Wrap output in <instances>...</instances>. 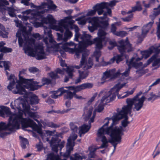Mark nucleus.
Listing matches in <instances>:
<instances>
[{
  "label": "nucleus",
  "mask_w": 160,
  "mask_h": 160,
  "mask_svg": "<svg viewBox=\"0 0 160 160\" xmlns=\"http://www.w3.org/2000/svg\"><path fill=\"white\" fill-rule=\"evenodd\" d=\"M69 157L70 160H82L83 159L82 157L78 153H75L73 157L70 156Z\"/></svg>",
  "instance_id": "79ce46f5"
},
{
  "label": "nucleus",
  "mask_w": 160,
  "mask_h": 160,
  "mask_svg": "<svg viewBox=\"0 0 160 160\" xmlns=\"http://www.w3.org/2000/svg\"><path fill=\"white\" fill-rule=\"evenodd\" d=\"M86 54L83 53L82 54V58L80 61V63L79 65L75 66V68L77 69L80 68L84 66L83 68L84 69L88 70L90 69L93 65V62L90 58L87 62L86 59Z\"/></svg>",
  "instance_id": "0eeeda50"
},
{
  "label": "nucleus",
  "mask_w": 160,
  "mask_h": 160,
  "mask_svg": "<svg viewBox=\"0 0 160 160\" xmlns=\"http://www.w3.org/2000/svg\"><path fill=\"white\" fill-rule=\"evenodd\" d=\"M91 36L88 34L84 33L80 37L81 41L87 47L93 44V41L91 40Z\"/></svg>",
  "instance_id": "f8f14e48"
},
{
  "label": "nucleus",
  "mask_w": 160,
  "mask_h": 160,
  "mask_svg": "<svg viewBox=\"0 0 160 160\" xmlns=\"http://www.w3.org/2000/svg\"><path fill=\"white\" fill-rule=\"evenodd\" d=\"M96 5V12H98V13L99 15L102 14L104 12L103 9L107 8V3L104 2L100 3H97Z\"/></svg>",
  "instance_id": "412c9836"
},
{
  "label": "nucleus",
  "mask_w": 160,
  "mask_h": 160,
  "mask_svg": "<svg viewBox=\"0 0 160 160\" xmlns=\"http://www.w3.org/2000/svg\"><path fill=\"white\" fill-rule=\"evenodd\" d=\"M50 160H59L60 158L58 155H56L53 153H51L48 156Z\"/></svg>",
  "instance_id": "c03bdc74"
},
{
  "label": "nucleus",
  "mask_w": 160,
  "mask_h": 160,
  "mask_svg": "<svg viewBox=\"0 0 160 160\" xmlns=\"http://www.w3.org/2000/svg\"><path fill=\"white\" fill-rule=\"evenodd\" d=\"M21 138V145L22 148L23 149H25L27 148L26 145L28 144L29 142L28 139L23 137H20Z\"/></svg>",
  "instance_id": "72a5a7b5"
},
{
  "label": "nucleus",
  "mask_w": 160,
  "mask_h": 160,
  "mask_svg": "<svg viewBox=\"0 0 160 160\" xmlns=\"http://www.w3.org/2000/svg\"><path fill=\"white\" fill-rule=\"evenodd\" d=\"M105 30L102 28H100L98 30V37L101 38H103L105 40L107 32L105 31Z\"/></svg>",
  "instance_id": "c756f323"
},
{
  "label": "nucleus",
  "mask_w": 160,
  "mask_h": 160,
  "mask_svg": "<svg viewBox=\"0 0 160 160\" xmlns=\"http://www.w3.org/2000/svg\"><path fill=\"white\" fill-rule=\"evenodd\" d=\"M104 134H102L101 136L99 137L97 134L98 137L101 138V141L102 144L99 147V148H107L108 146V142H113L112 139L111 138L109 140H108Z\"/></svg>",
  "instance_id": "4468645a"
},
{
  "label": "nucleus",
  "mask_w": 160,
  "mask_h": 160,
  "mask_svg": "<svg viewBox=\"0 0 160 160\" xmlns=\"http://www.w3.org/2000/svg\"><path fill=\"white\" fill-rule=\"evenodd\" d=\"M106 121H107V122L105 123L98 131V135L99 137L101 136L102 134H107L108 135V132L110 133H111L112 131L114 130L118 131V130L120 131L122 130V128L120 129L116 127H114L113 123H112L109 127L106 128H105L104 127L108 126L109 123V120L108 119L105 118L104 122H105Z\"/></svg>",
  "instance_id": "20e7f679"
},
{
  "label": "nucleus",
  "mask_w": 160,
  "mask_h": 160,
  "mask_svg": "<svg viewBox=\"0 0 160 160\" xmlns=\"http://www.w3.org/2000/svg\"><path fill=\"white\" fill-rule=\"evenodd\" d=\"M83 90L87 88H91L93 86V84L89 82L81 84Z\"/></svg>",
  "instance_id": "3c124183"
},
{
  "label": "nucleus",
  "mask_w": 160,
  "mask_h": 160,
  "mask_svg": "<svg viewBox=\"0 0 160 160\" xmlns=\"http://www.w3.org/2000/svg\"><path fill=\"white\" fill-rule=\"evenodd\" d=\"M157 49V48H155L153 46H152L148 50L141 51V53L142 58H147L153 52L154 50H156Z\"/></svg>",
  "instance_id": "4be33fe9"
},
{
  "label": "nucleus",
  "mask_w": 160,
  "mask_h": 160,
  "mask_svg": "<svg viewBox=\"0 0 160 160\" xmlns=\"http://www.w3.org/2000/svg\"><path fill=\"white\" fill-rule=\"evenodd\" d=\"M23 49L25 53H28V55L30 56L35 57V50L33 48L29 45L25 46Z\"/></svg>",
  "instance_id": "393cba45"
},
{
  "label": "nucleus",
  "mask_w": 160,
  "mask_h": 160,
  "mask_svg": "<svg viewBox=\"0 0 160 160\" xmlns=\"http://www.w3.org/2000/svg\"><path fill=\"white\" fill-rule=\"evenodd\" d=\"M142 93V92L140 91L133 98H127L126 100L127 105L132 108V106L134 105V103L137 102V99L138 97H139Z\"/></svg>",
  "instance_id": "aec40b11"
},
{
  "label": "nucleus",
  "mask_w": 160,
  "mask_h": 160,
  "mask_svg": "<svg viewBox=\"0 0 160 160\" xmlns=\"http://www.w3.org/2000/svg\"><path fill=\"white\" fill-rule=\"evenodd\" d=\"M115 69L109 70L108 71H107L103 73L102 77L101 78V80L105 81V80L111 77H112V73L115 72Z\"/></svg>",
  "instance_id": "a878e982"
},
{
  "label": "nucleus",
  "mask_w": 160,
  "mask_h": 160,
  "mask_svg": "<svg viewBox=\"0 0 160 160\" xmlns=\"http://www.w3.org/2000/svg\"><path fill=\"white\" fill-rule=\"evenodd\" d=\"M153 23L154 21L153 20H152L143 26L142 30L141 35L143 37H145L149 31L151 29Z\"/></svg>",
  "instance_id": "a211bd4d"
},
{
  "label": "nucleus",
  "mask_w": 160,
  "mask_h": 160,
  "mask_svg": "<svg viewBox=\"0 0 160 160\" xmlns=\"http://www.w3.org/2000/svg\"><path fill=\"white\" fill-rule=\"evenodd\" d=\"M146 98L144 96H142L140 98L139 97H138L137 99V102L134 103V109L137 111H139L143 107V103Z\"/></svg>",
  "instance_id": "2eb2a0df"
},
{
  "label": "nucleus",
  "mask_w": 160,
  "mask_h": 160,
  "mask_svg": "<svg viewBox=\"0 0 160 160\" xmlns=\"http://www.w3.org/2000/svg\"><path fill=\"white\" fill-rule=\"evenodd\" d=\"M150 97L147 98L148 101H152L151 102H153L155 100L158 99L159 98H160V96L156 95L154 94L153 92H152L150 94Z\"/></svg>",
  "instance_id": "a19ab883"
},
{
  "label": "nucleus",
  "mask_w": 160,
  "mask_h": 160,
  "mask_svg": "<svg viewBox=\"0 0 160 160\" xmlns=\"http://www.w3.org/2000/svg\"><path fill=\"white\" fill-rule=\"evenodd\" d=\"M7 10L8 12V14L11 17H16V15L15 13V10L13 8L8 7L7 8Z\"/></svg>",
  "instance_id": "4c0bfd02"
},
{
  "label": "nucleus",
  "mask_w": 160,
  "mask_h": 160,
  "mask_svg": "<svg viewBox=\"0 0 160 160\" xmlns=\"http://www.w3.org/2000/svg\"><path fill=\"white\" fill-rule=\"evenodd\" d=\"M105 40L103 39V38H101L97 37L94 38L93 40V44L95 45V48L96 49L101 50L103 48V45L102 42L105 41Z\"/></svg>",
  "instance_id": "6ab92c4d"
},
{
  "label": "nucleus",
  "mask_w": 160,
  "mask_h": 160,
  "mask_svg": "<svg viewBox=\"0 0 160 160\" xmlns=\"http://www.w3.org/2000/svg\"><path fill=\"white\" fill-rule=\"evenodd\" d=\"M15 128L18 129L19 128L20 124L21 123L23 128L29 127L31 128L35 131L39 133H41L42 129L33 120L27 118H24L22 115L19 114L16 115L13 118Z\"/></svg>",
  "instance_id": "f03ea898"
},
{
  "label": "nucleus",
  "mask_w": 160,
  "mask_h": 160,
  "mask_svg": "<svg viewBox=\"0 0 160 160\" xmlns=\"http://www.w3.org/2000/svg\"><path fill=\"white\" fill-rule=\"evenodd\" d=\"M137 5L132 8V10L128 12V13L134 12L136 11H140L142 10V8L139 1L136 2Z\"/></svg>",
  "instance_id": "cd10ccee"
},
{
  "label": "nucleus",
  "mask_w": 160,
  "mask_h": 160,
  "mask_svg": "<svg viewBox=\"0 0 160 160\" xmlns=\"http://www.w3.org/2000/svg\"><path fill=\"white\" fill-rule=\"evenodd\" d=\"M73 69L72 68L68 67L67 68L66 72H67L68 76L70 78H72L73 76Z\"/></svg>",
  "instance_id": "864d4df0"
},
{
  "label": "nucleus",
  "mask_w": 160,
  "mask_h": 160,
  "mask_svg": "<svg viewBox=\"0 0 160 160\" xmlns=\"http://www.w3.org/2000/svg\"><path fill=\"white\" fill-rule=\"evenodd\" d=\"M61 43V45H60V46L59 47V48L60 47H61L62 49L66 52H67L68 51V42H65L64 43Z\"/></svg>",
  "instance_id": "4d7b16f0"
},
{
  "label": "nucleus",
  "mask_w": 160,
  "mask_h": 160,
  "mask_svg": "<svg viewBox=\"0 0 160 160\" xmlns=\"http://www.w3.org/2000/svg\"><path fill=\"white\" fill-rule=\"evenodd\" d=\"M47 125L48 127L54 128H59L60 127L59 125L54 123L52 122H48L47 123Z\"/></svg>",
  "instance_id": "680f3d73"
},
{
  "label": "nucleus",
  "mask_w": 160,
  "mask_h": 160,
  "mask_svg": "<svg viewBox=\"0 0 160 160\" xmlns=\"http://www.w3.org/2000/svg\"><path fill=\"white\" fill-rule=\"evenodd\" d=\"M70 126L71 129L73 132H75L77 131L78 127L73 123L71 122L70 123Z\"/></svg>",
  "instance_id": "0e129e2a"
},
{
  "label": "nucleus",
  "mask_w": 160,
  "mask_h": 160,
  "mask_svg": "<svg viewBox=\"0 0 160 160\" xmlns=\"http://www.w3.org/2000/svg\"><path fill=\"white\" fill-rule=\"evenodd\" d=\"M119 43L120 45L118 46L119 51H123L128 53L133 50L132 44L130 43L127 38L125 41L123 40H121L119 42Z\"/></svg>",
  "instance_id": "423d86ee"
},
{
  "label": "nucleus",
  "mask_w": 160,
  "mask_h": 160,
  "mask_svg": "<svg viewBox=\"0 0 160 160\" xmlns=\"http://www.w3.org/2000/svg\"><path fill=\"white\" fill-rule=\"evenodd\" d=\"M120 53V54H117L111 59V62L113 63L115 61L117 63H119L120 62L123 61V57L124 56L126 58H127V55L126 54V52H121L119 51Z\"/></svg>",
  "instance_id": "ddd939ff"
},
{
  "label": "nucleus",
  "mask_w": 160,
  "mask_h": 160,
  "mask_svg": "<svg viewBox=\"0 0 160 160\" xmlns=\"http://www.w3.org/2000/svg\"><path fill=\"white\" fill-rule=\"evenodd\" d=\"M62 133L56 132V134L54 137H52L51 140L50 142V144L51 147H52V150L53 151L57 152L58 151V146L56 143L59 142L61 140L59 138H62Z\"/></svg>",
  "instance_id": "6e6552de"
},
{
  "label": "nucleus",
  "mask_w": 160,
  "mask_h": 160,
  "mask_svg": "<svg viewBox=\"0 0 160 160\" xmlns=\"http://www.w3.org/2000/svg\"><path fill=\"white\" fill-rule=\"evenodd\" d=\"M49 76L52 79H56L59 78V76L57 73H55L53 72H52L49 74Z\"/></svg>",
  "instance_id": "13d9d810"
},
{
  "label": "nucleus",
  "mask_w": 160,
  "mask_h": 160,
  "mask_svg": "<svg viewBox=\"0 0 160 160\" xmlns=\"http://www.w3.org/2000/svg\"><path fill=\"white\" fill-rule=\"evenodd\" d=\"M91 127V126L89 125H87L84 124L79 127V137H81L82 134H84L88 132L90 130Z\"/></svg>",
  "instance_id": "5701e85b"
},
{
  "label": "nucleus",
  "mask_w": 160,
  "mask_h": 160,
  "mask_svg": "<svg viewBox=\"0 0 160 160\" xmlns=\"http://www.w3.org/2000/svg\"><path fill=\"white\" fill-rule=\"evenodd\" d=\"M154 10L153 12V15L154 16H156L160 14V5L158 6L157 8H154Z\"/></svg>",
  "instance_id": "052dcab7"
},
{
  "label": "nucleus",
  "mask_w": 160,
  "mask_h": 160,
  "mask_svg": "<svg viewBox=\"0 0 160 160\" xmlns=\"http://www.w3.org/2000/svg\"><path fill=\"white\" fill-rule=\"evenodd\" d=\"M79 45L78 47V49L82 52L84 49L87 47L84 45L81 42H79Z\"/></svg>",
  "instance_id": "69168bd1"
},
{
  "label": "nucleus",
  "mask_w": 160,
  "mask_h": 160,
  "mask_svg": "<svg viewBox=\"0 0 160 160\" xmlns=\"http://www.w3.org/2000/svg\"><path fill=\"white\" fill-rule=\"evenodd\" d=\"M153 67H156L154 68V69H157L160 67V58H157V57L153 61L152 65Z\"/></svg>",
  "instance_id": "c9c22d12"
},
{
  "label": "nucleus",
  "mask_w": 160,
  "mask_h": 160,
  "mask_svg": "<svg viewBox=\"0 0 160 160\" xmlns=\"http://www.w3.org/2000/svg\"><path fill=\"white\" fill-rule=\"evenodd\" d=\"M8 32L5 30V28L2 29V31L0 30V36L2 38H8Z\"/></svg>",
  "instance_id": "8fccbe9b"
},
{
  "label": "nucleus",
  "mask_w": 160,
  "mask_h": 160,
  "mask_svg": "<svg viewBox=\"0 0 160 160\" xmlns=\"http://www.w3.org/2000/svg\"><path fill=\"white\" fill-rule=\"evenodd\" d=\"M78 72L79 76L83 79L86 78L88 76L89 74V72L88 71H81L79 70Z\"/></svg>",
  "instance_id": "58836bf2"
},
{
  "label": "nucleus",
  "mask_w": 160,
  "mask_h": 160,
  "mask_svg": "<svg viewBox=\"0 0 160 160\" xmlns=\"http://www.w3.org/2000/svg\"><path fill=\"white\" fill-rule=\"evenodd\" d=\"M157 55H152L146 62V64L149 65L152 62H153V61L156 58Z\"/></svg>",
  "instance_id": "338daca9"
},
{
  "label": "nucleus",
  "mask_w": 160,
  "mask_h": 160,
  "mask_svg": "<svg viewBox=\"0 0 160 160\" xmlns=\"http://www.w3.org/2000/svg\"><path fill=\"white\" fill-rule=\"evenodd\" d=\"M117 28L115 26V24H111V32L114 35H115L118 31H116Z\"/></svg>",
  "instance_id": "774afa93"
},
{
  "label": "nucleus",
  "mask_w": 160,
  "mask_h": 160,
  "mask_svg": "<svg viewBox=\"0 0 160 160\" xmlns=\"http://www.w3.org/2000/svg\"><path fill=\"white\" fill-rule=\"evenodd\" d=\"M39 101L38 97L35 95L32 96L30 98V102L31 104H38Z\"/></svg>",
  "instance_id": "e433bc0d"
},
{
  "label": "nucleus",
  "mask_w": 160,
  "mask_h": 160,
  "mask_svg": "<svg viewBox=\"0 0 160 160\" xmlns=\"http://www.w3.org/2000/svg\"><path fill=\"white\" fill-rule=\"evenodd\" d=\"M112 133L108 132V135L110 136L111 139H112L113 142H110L114 147L116 148L118 144L120 143L121 142L122 137L121 134H123L122 130L120 131L119 130L112 131Z\"/></svg>",
  "instance_id": "39448f33"
},
{
  "label": "nucleus",
  "mask_w": 160,
  "mask_h": 160,
  "mask_svg": "<svg viewBox=\"0 0 160 160\" xmlns=\"http://www.w3.org/2000/svg\"><path fill=\"white\" fill-rule=\"evenodd\" d=\"M96 4L92 8L93 10L89 11L87 13V15L88 16H92L95 15L96 12Z\"/></svg>",
  "instance_id": "09e8293b"
},
{
  "label": "nucleus",
  "mask_w": 160,
  "mask_h": 160,
  "mask_svg": "<svg viewBox=\"0 0 160 160\" xmlns=\"http://www.w3.org/2000/svg\"><path fill=\"white\" fill-rule=\"evenodd\" d=\"M74 145V142H72V139L70 138H69L66 145V151L63 155L64 157L68 158L70 156L71 151H73V149Z\"/></svg>",
  "instance_id": "9b49d317"
},
{
  "label": "nucleus",
  "mask_w": 160,
  "mask_h": 160,
  "mask_svg": "<svg viewBox=\"0 0 160 160\" xmlns=\"http://www.w3.org/2000/svg\"><path fill=\"white\" fill-rule=\"evenodd\" d=\"M37 82H35L29 79V81L25 86V87L31 91H33L37 90L40 87L39 85H38Z\"/></svg>",
  "instance_id": "f3484780"
},
{
  "label": "nucleus",
  "mask_w": 160,
  "mask_h": 160,
  "mask_svg": "<svg viewBox=\"0 0 160 160\" xmlns=\"http://www.w3.org/2000/svg\"><path fill=\"white\" fill-rule=\"evenodd\" d=\"M99 22L100 28L104 29V30L107 29L109 25L108 20H102L100 21Z\"/></svg>",
  "instance_id": "473e14b6"
},
{
  "label": "nucleus",
  "mask_w": 160,
  "mask_h": 160,
  "mask_svg": "<svg viewBox=\"0 0 160 160\" xmlns=\"http://www.w3.org/2000/svg\"><path fill=\"white\" fill-rule=\"evenodd\" d=\"M47 18L48 23L50 25L56 23V21L52 15L49 14L48 15Z\"/></svg>",
  "instance_id": "37998d69"
},
{
  "label": "nucleus",
  "mask_w": 160,
  "mask_h": 160,
  "mask_svg": "<svg viewBox=\"0 0 160 160\" xmlns=\"http://www.w3.org/2000/svg\"><path fill=\"white\" fill-rule=\"evenodd\" d=\"M125 84L124 83L115 85L102 97L101 100V103H103L105 101L106 103H109L114 100L116 98V95L118 94L119 90L125 86Z\"/></svg>",
  "instance_id": "7ed1b4c3"
},
{
  "label": "nucleus",
  "mask_w": 160,
  "mask_h": 160,
  "mask_svg": "<svg viewBox=\"0 0 160 160\" xmlns=\"http://www.w3.org/2000/svg\"><path fill=\"white\" fill-rule=\"evenodd\" d=\"M124 113L121 110L118 112L114 116L113 120L114 121H118L123 118Z\"/></svg>",
  "instance_id": "c85d7f7f"
},
{
  "label": "nucleus",
  "mask_w": 160,
  "mask_h": 160,
  "mask_svg": "<svg viewBox=\"0 0 160 160\" xmlns=\"http://www.w3.org/2000/svg\"><path fill=\"white\" fill-rule=\"evenodd\" d=\"M12 51V50L11 48H8L5 46L0 49V52L3 53L11 52Z\"/></svg>",
  "instance_id": "a18cd8bd"
},
{
  "label": "nucleus",
  "mask_w": 160,
  "mask_h": 160,
  "mask_svg": "<svg viewBox=\"0 0 160 160\" xmlns=\"http://www.w3.org/2000/svg\"><path fill=\"white\" fill-rule=\"evenodd\" d=\"M99 22V21L98 18L97 17H93L90 19L89 21V22L92 25Z\"/></svg>",
  "instance_id": "e2e57ef3"
},
{
  "label": "nucleus",
  "mask_w": 160,
  "mask_h": 160,
  "mask_svg": "<svg viewBox=\"0 0 160 160\" xmlns=\"http://www.w3.org/2000/svg\"><path fill=\"white\" fill-rule=\"evenodd\" d=\"M28 115L31 118H33L37 122H39V120L37 119L38 118V115L36 114L35 112L30 111L28 112Z\"/></svg>",
  "instance_id": "ea45409f"
},
{
  "label": "nucleus",
  "mask_w": 160,
  "mask_h": 160,
  "mask_svg": "<svg viewBox=\"0 0 160 160\" xmlns=\"http://www.w3.org/2000/svg\"><path fill=\"white\" fill-rule=\"evenodd\" d=\"M132 108L127 105H124L121 110L124 113H131Z\"/></svg>",
  "instance_id": "f704fd0d"
},
{
  "label": "nucleus",
  "mask_w": 160,
  "mask_h": 160,
  "mask_svg": "<svg viewBox=\"0 0 160 160\" xmlns=\"http://www.w3.org/2000/svg\"><path fill=\"white\" fill-rule=\"evenodd\" d=\"M100 50L96 49V50L94 52V55L96 58V61L97 62H99V58L100 57L101 54Z\"/></svg>",
  "instance_id": "de8ad7c7"
},
{
  "label": "nucleus",
  "mask_w": 160,
  "mask_h": 160,
  "mask_svg": "<svg viewBox=\"0 0 160 160\" xmlns=\"http://www.w3.org/2000/svg\"><path fill=\"white\" fill-rule=\"evenodd\" d=\"M47 1V2H45L44 4L46 8H47L48 9H44V12H45V11L47 12L50 10H54L57 8V6L53 4V2L52 0H48Z\"/></svg>",
  "instance_id": "b1692460"
},
{
  "label": "nucleus",
  "mask_w": 160,
  "mask_h": 160,
  "mask_svg": "<svg viewBox=\"0 0 160 160\" xmlns=\"http://www.w3.org/2000/svg\"><path fill=\"white\" fill-rule=\"evenodd\" d=\"M1 115H4L5 113L7 115H9L11 114V112L10 108L6 106H3L2 108V111L0 112Z\"/></svg>",
  "instance_id": "2f4dec72"
},
{
  "label": "nucleus",
  "mask_w": 160,
  "mask_h": 160,
  "mask_svg": "<svg viewBox=\"0 0 160 160\" xmlns=\"http://www.w3.org/2000/svg\"><path fill=\"white\" fill-rule=\"evenodd\" d=\"M22 105L24 111L28 112L30 111V106L29 104L24 102L22 103Z\"/></svg>",
  "instance_id": "603ef678"
},
{
  "label": "nucleus",
  "mask_w": 160,
  "mask_h": 160,
  "mask_svg": "<svg viewBox=\"0 0 160 160\" xmlns=\"http://www.w3.org/2000/svg\"><path fill=\"white\" fill-rule=\"evenodd\" d=\"M33 18L36 21L38 20L41 21L42 23H48L47 16L46 18L44 17L43 15L41 14V12H39L34 13L33 15Z\"/></svg>",
  "instance_id": "dca6fc26"
},
{
  "label": "nucleus",
  "mask_w": 160,
  "mask_h": 160,
  "mask_svg": "<svg viewBox=\"0 0 160 160\" xmlns=\"http://www.w3.org/2000/svg\"><path fill=\"white\" fill-rule=\"evenodd\" d=\"M66 93V94L64 95V99H65L71 100L73 98L72 92L68 90L64 89L61 93L60 95H62L63 94Z\"/></svg>",
  "instance_id": "bb28decb"
},
{
  "label": "nucleus",
  "mask_w": 160,
  "mask_h": 160,
  "mask_svg": "<svg viewBox=\"0 0 160 160\" xmlns=\"http://www.w3.org/2000/svg\"><path fill=\"white\" fill-rule=\"evenodd\" d=\"M8 123L6 125L5 122H1L0 123V130H6L10 131H13L15 129L14 122H13V118L12 120L11 118H10Z\"/></svg>",
  "instance_id": "1a4fd4ad"
},
{
  "label": "nucleus",
  "mask_w": 160,
  "mask_h": 160,
  "mask_svg": "<svg viewBox=\"0 0 160 160\" xmlns=\"http://www.w3.org/2000/svg\"><path fill=\"white\" fill-rule=\"evenodd\" d=\"M52 81L49 79L45 78H43L42 80V83L43 85H48L51 83Z\"/></svg>",
  "instance_id": "6e6d98bb"
},
{
  "label": "nucleus",
  "mask_w": 160,
  "mask_h": 160,
  "mask_svg": "<svg viewBox=\"0 0 160 160\" xmlns=\"http://www.w3.org/2000/svg\"><path fill=\"white\" fill-rule=\"evenodd\" d=\"M72 34L68 29H67L64 35L63 41L66 42L68 39H69L72 36Z\"/></svg>",
  "instance_id": "7c9ffc66"
},
{
  "label": "nucleus",
  "mask_w": 160,
  "mask_h": 160,
  "mask_svg": "<svg viewBox=\"0 0 160 160\" xmlns=\"http://www.w3.org/2000/svg\"><path fill=\"white\" fill-rule=\"evenodd\" d=\"M19 80H17V78L13 74H11L8 77V79L10 80L9 84L7 86V88L9 90H11L14 88L16 83V88L17 91L15 92V93H18L20 95H28V93L25 90L24 88L22 86L23 84H25L27 85L29 79H26L20 75H18Z\"/></svg>",
  "instance_id": "f257e3e1"
},
{
  "label": "nucleus",
  "mask_w": 160,
  "mask_h": 160,
  "mask_svg": "<svg viewBox=\"0 0 160 160\" xmlns=\"http://www.w3.org/2000/svg\"><path fill=\"white\" fill-rule=\"evenodd\" d=\"M135 59V58L134 57H132L129 61L128 60H126V63L128 66V68H130L131 69L132 67H133L134 65V63L135 62H134Z\"/></svg>",
  "instance_id": "49530a36"
},
{
  "label": "nucleus",
  "mask_w": 160,
  "mask_h": 160,
  "mask_svg": "<svg viewBox=\"0 0 160 160\" xmlns=\"http://www.w3.org/2000/svg\"><path fill=\"white\" fill-rule=\"evenodd\" d=\"M127 34L128 33L126 32L122 31L119 32L118 31L115 35L117 36L123 38L126 36Z\"/></svg>",
  "instance_id": "5fc2aeb1"
},
{
  "label": "nucleus",
  "mask_w": 160,
  "mask_h": 160,
  "mask_svg": "<svg viewBox=\"0 0 160 160\" xmlns=\"http://www.w3.org/2000/svg\"><path fill=\"white\" fill-rule=\"evenodd\" d=\"M61 44L60 43H58L56 44H51L50 45H49L47 46V48L48 49L53 48V49H58L60 45Z\"/></svg>",
  "instance_id": "bf43d9fd"
},
{
  "label": "nucleus",
  "mask_w": 160,
  "mask_h": 160,
  "mask_svg": "<svg viewBox=\"0 0 160 160\" xmlns=\"http://www.w3.org/2000/svg\"><path fill=\"white\" fill-rule=\"evenodd\" d=\"M34 54L35 56L38 60H42L46 58L43 48L40 46H38L35 47Z\"/></svg>",
  "instance_id": "9d476101"
}]
</instances>
